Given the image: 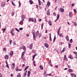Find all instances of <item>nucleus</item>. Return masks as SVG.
I'll return each mask as SVG.
<instances>
[{
    "label": "nucleus",
    "instance_id": "nucleus-50",
    "mask_svg": "<svg viewBox=\"0 0 77 77\" xmlns=\"http://www.w3.org/2000/svg\"><path fill=\"white\" fill-rule=\"evenodd\" d=\"M75 5V4H72V5L71 6H74V5Z\"/></svg>",
    "mask_w": 77,
    "mask_h": 77
},
{
    "label": "nucleus",
    "instance_id": "nucleus-58",
    "mask_svg": "<svg viewBox=\"0 0 77 77\" xmlns=\"http://www.w3.org/2000/svg\"><path fill=\"white\" fill-rule=\"evenodd\" d=\"M47 75H49L50 76L51 75V74H47Z\"/></svg>",
    "mask_w": 77,
    "mask_h": 77
},
{
    "label": "nucleus",
    "instance_id": "nucleus-25",
    "mask_svg": "<svg viewBox=\"0 0 77 77\" xmlns=\"http://www.w3.org/2000/svg\"><path fill=\"white\" fill-rule=\"evenodd\" d=\"M38 5L39 6H41V2L39 1V0H38Z\"/></svg>",
    "mask_w": 77,
    "mask_h": 77
},
{
    "label": "nucleus",
    "instance_id": "nucleus-15",
    "mask_svg": "<svg viewBox=\"0 0 77 77\" xmlns=\"http://www.w3.org/2000/svg\"><path fill=\"white\" fill-rule=\"evenodd\" d=\"M8 58H9V56H8L7 55L5 56V59H8Z\"/></svg>",
    "mask_w": 77,
    "mask_h": 77
},
{
    "label": "nucleus",
    "instance_id": "nucleus-23",
    "mask_svg": "<svg viewBox=\"0 0 77 77\" xmlns=\"http://www.w3.org/2000/svg\"><path fill=\"white\" fill-rule=\"evenodd\" d=\"M47 5L48 7H49V6H50V2L48 1Z\"/></svg>",
    "mask_w": 77,
    "mask_h": 77
},
{
    "label": "nucleus",
    "instance_id": "nucleus-13",
    "mask_svg": "<svg viewBox=\"0 0 77 77\" xmlns=\"http://www.w3.org/2000/svg\"><path fill=\"white\" fill-rule=\"evenodd\" d=\"M66 50V48H64L63 50L61 51V53H62L63 52H64Z\"/></svg>",
    "mask_w": 77,
    "mask_h": 77
},
{
    "label": "nucleus",
    "instance_id": "nucleus-49",
    "mask_svg": "<svg viewBox=\"0 0 77 77\" xmlns=\"http://www.w3.org/2000/svg\"><path fill=\"white\" fill-rule=\"evenodd\" d=\"M53 15H54V16H56V13H54Z\"/></svg>",
    "mask_w": 77,
    "mask_h": 77
},
{
    "label": "nucleus",
    "instance_id": "nucleus-21",
    "mask_svg": "<svg viewBox=\"0 0 77 77\" xmlns=\"http://www.w3.org/2000/svg\"><path fill=\"white\" fill-rule=\"evenodd\" d=\"M30 71H28V72L27 77H29V76H30Z\"/></svg>",
    "mask_w": 77,
    "mask_h": 77
},
{
    "label": "nucleus",
    "instance_id": "nucleus-54",
    "mask_svg": "<svg viewBox=\"0 0 77 77\" xmlns=\"http://www.w3.org/2000/svg\"><path fill=\"white\" fill-rule=\"evenodd\" d=\"M50 41H52V39H51V37H49Z\"/></svg>",
    "mask_w": 77,
    "mask_h": 77
},
{
    "label": "nucleus",
    "instance_id": "nucleus-60",
    "mask_svg": "<svg viewBox=\"0 0 77 77\" xmlns=\"http://www.w3.org/2000/svg\"><path fill=\"white\" fill-rule=\"evenodd\" d=\"M26 73H25L24 74V77H26Z\"/></svg>",
    "mask_w": 77,
    "mask_h": 77
},
{
    "label": "nucleus",
    "instance_id": "nucleus-11",
    "mask_svg": "<svg viewBox=\"0 0 77 77\" xmlns=\"http://www.w3.org/2000/svg\"><path fill=\"white\" fill-rule=\"evenodd\" d=\"M25 18H26V16L24 15H21V18L22 20H24Z\"/></svg>",
    "mask_w": 77,
    "mask_h": 77
},
{
    "label": "nucleus",
    "instance_id": "nucleus-19",
    "mask_svg": "<svg viewBox=\"0 0 77 77\" xmlns=\"http://www.w3.org/2000/svg\"><path fill=\"white\" fill-rule=\"evenodd\" d=\"M23 21H24V19H22L19 22V24H21L22 23H23Z\"/></svg>",
    "mask_w": 77,
    "mask_h": 77
},
{
    "label": "nucleus",
    "instance_id": "nucleus-37",
    "mask_svg": "<svg viewBox=\"0 0 77 77\" xmlns=\"http://www.w3.org/2000/svg\"><path fill=\"white\" fill-rule=\"evenodd\" d=\"M11 15L12 16H14V14H15L14 12H12L11 13Z\"/></svg>",
    "mask_w": 77,
    "mask_h": 77
},
{
    "label": "nucleus",
    "instance_id": "nucleus-16",
    "mask_svg": "<svg viewBox=\"0 0 77 77\" xmlns=\"http://www.w3.org/2000/svg\"><path fill=\"white\" fill-rule=\"evenodd\" d=\"M45 45L46 47V48H48V44L47 43H45Z\"/></svg>",
    "mask_w": 77,
    "mask_h": 77
},
{
    "label": "nucleus",
    "instance_id": "nucleus-44",
    "mask_svg": "<svg viewBox=\"0 0 77 77\" xmlns=\"http://www.w3.org/2000/svg\"><path fill=\"white\" fill-rule=\"evenodd\" d=\"M20 30H23V28H19Z\"/></svg>",
    "mask_w": 77,
    "mask_h": 77
},
{
    "label": "nucleus",
    "instance_id": "nucleus-2",
    "mask_svg": "<svg viewBox=\"0 0 77 77\" xmlns=\"http://www.w3.org/2000/svg\"><path fill=\"white\" fill-rule=\"evenodd\" d=\"M29 22H30V21H32V22H33L34 21V18H29Z\"/></svg>",
    "mask_w": 77,
    "mask_h": 77
},
{
    "label": "nucleus",
    "instance_id": "nucleus-35",
    "mask_svg": "<svg viewBox=\"0 0 77 77\" xmlns=\"http://www.w3.org/2000/svg\"><path fill=\"white\" fill-rule=\"evenodd\" d=\"M17 77H21V74H18Z\"/></svg>",
    "mask_w": 77,
    "mask_h": 77
},
{
    "label": "nucleus",
    "instance_id": "nucleus-7",
    "mask_svg": "<svg viewBox=\"0 0 77 77\" xmlns=\"http://www.w3.org/2000/svg\"><path fill=\"white\" fill-rule=\"evenodd\" d=\"M14 54V52L13 51H11L10 53L9 54V55L10 56H12Z\"/></svg>",
    "mask_w": 77,
    "mask_h": 77
},
{
    "label": "nucleus",
    "instance_id": "nucleus-29",
    "mask_svg": "<svg viewBox=\"0 0 77 77\" xmlns=\"http://www.w3.org/2000/svg\"><path fill=\"white\" fill-rule=\"evenodd\" d=\"M11 3H12V5H13V6H16V5H15V4H14V3L13 2V1L11 2Z\"/></svg>",
    "mask_w": 77,
    "mask_h": 77
},
{
    "label": "nucleus",
    "instance_id": "nucleus-3",
    "mask_svg": "<svg viewBox=\"0 0 77 77\" xmlns=\"http://www.w3.org/2000/svg\"><path fill=\"white\" fill-rule=\"evenodd\" d=\"M32 47H33V43H31L29 46V48L30 50H32Z\"/></svg>",
    "mask_w": 77,
    "mask_h": 77
},
{
    "label": "nucleus",
    "instance_id": "nucleus-43",
    "mask_svg": "<svg viewBox=\"0 0 77 77\" xmlns=\"http://www.w3.org/2000/svg\"><path fill=\"white\" fill-rule=\"evenodd\" d=\"M22 59V60H23V62H25V61L26 60V59L24 58V57Z\"/></svg>",
    "mask_w": 77,
    "mask_h": 77
},
{
    "label": "nucleus",
    "instance_id": "nucleus-38",
    "mask_svg": "<svg viewBox=\"0 0 77 77\" xmlns=\"http://www.w3.org/2000/svg\"><path fill=\"white\" fill-rule=\"evenodd\" d=\"M23 50H26V47H25V46H23Z\"/></svg>",
    "mask_w": 77,
    "mask_h": 77
},
{
    "label": "nucleus",
    "instance_id": "nucleus-45",
    "mask_svg": "<svg viewBox=\"0 0 77 77\" xmlns=\"http://www.w3.org/2000/svg\"><path fill=\"white\" fill-rule=\"evenodd\" d=\"M3 50L5 51H6V48H3Z\"/></svg>",
    "mask_w": 77,
    "mask_h": 77
},
{
    "label": "nucleus",
    "instance_id": "nucleus-64",
    "mask_svg": "<svg viewBox=\"0 0 77 77\" xmlns=\"http://www.w3.org/2000/svg\"><path fill=\"white\" fill-rule=\"evenodd\" d=\"M5 30H6V29L4 28L3 29V31H5Z\"/></svg>",
    "mask_w": 77,
    "mask_h": 77
},
{
    "label": "nucleus",
    "instance_id": "nucleus-46",
    "mask_svg": "<svg viewBox=\"0 0 77 77\" xmlns=\"http://www.w3.org/2000/svg\"><path fill=\"white\" fill-rule=\"evenodd\" d=\"M18 70V67H17L16 68V71H17Z\"/></svg>",
    "mask_w": 77,
    "mask_h": 77
},
{
    "label": "nucleus",
    "instance_id": "nucleus-59",
    "mask_svg": "<svg viewBox=\"0 0 77 77\" xmlns=\"http://www.w3.org/2000/svg\"><path fill=\"white\" fill-rule=\"evenodd\" d=\"M0 77H2V74L0 73Z\"/></svg>",
    "mask_w": 77,
    "mask_h": 77
},
{
    "label": "nucleus",
    "instance_id": "nucleus-53",
    "mask_svg": "<svg viewBox=\"0 0 77 77\" xmlns=\"http://www.w3.org/2000/svg\"><path fill=\"white\" fill-rule=\"evenodd\" d=\"M64 60H65L66 61H68V59L67 58H65V59H64Z\"/></svg>",
    "mask_w": 77,
    "mask_h": 77
},
{
    "label": "nucleus",
    "instance_id": "nucleus-30",
    "mask_svg": "<svg viewBox=\"0 0 77 77\" xmlns=\"http://www.w3.org/2000/svg\"><path fill=\"white\" fill-rule=\"evenodd\" d=\"M29 67V66H28L27 67H26L24 69V71H26V70Z\"/></svg>",
    "mask_w": 77,
    "mask_h": 77
},
{
    "label": "nucleus",
    "instance_id": "nucleus-27",
    "mask_svg": "<svg viewBox=\"0 0 77 77\" xmlns=\"http://www.w3.org/2000/svg\"><path fill=\"white\" fill-rule=\"evenodd\" d=\"M16 41H14L13 42V45L15 46V45H16Z\"/></svg>",
    "mask_w": 77,
    "mask_h": 77
},
{
    "label": "nucleus",
    "instance_id": "nucleus-28",
    "mask_svg": "<svg viewBox=\"0 0 77 77\" xmlns=\"http://www.w3.org/2000/svg\"><path fill=\"white\" fill-rule=\"evenodd\" d=\"M69 72H72V70L69 69Z\"/></svg>",
    "mask_w": 77,
    "mask_h": 77
},
{
    "label": "nucleus",
    "instance_id": "nucleus-6",
    "mask_svg": "<svg viewBox=\"0 0 77 77\" xmlns=\"http://www.w3.org/2000/svg\"><path fill=\"white\" fill-rule=\"evenodd\" d=\"M60 11L61 12H64V9L61 8L60 9Z\"/></svg>",
    "mask_w": 77,
    "mask_h": 77
},
{
    "label": "nucleus",
    "instance_id": "nucleus-12",
    "mask_svg": "<svg viewBox=\"0 0 77 77\" xmlns=\"http://www.w3.org/2000/svg\"><path fill=\"white\" fill-rule=\"evenodd\" d=\"M47 15H50V10H48L47 12Z\"/></svg>",
    "mask_w": 77,
    "mask_h": 77
},
{
    "label": "nucleus",
    "instance_id": "nucleus-63",
    "mask_svg": "<svg viewBox=\"0 0 77 77\" xmlns=\"http://www.w3.org/2000/svg\"><path fill=\"white\" fill-rule=\"evenodd\" d=\"M11 35H13V36H14V35H15V34L13 33L11 34Z\"/></svg>",
    "mask_w": 77,
    "mask_h": 77
},
{
    "label": "nucleus",
    "instance_id": "nucleus-61",
    "mask_svg": "<svg viewBox=\"0 0 77 77\" xmlns=\"http://www.w3.org/2000/svg\"><path fill=\"white\" fill-rule=\"evenodd\" d=\"M42 20V19H39L38 21L40 22V21H41Z\"/></svg>",
    "mask_w": 77,
    "mask_h": 77
},
{
    "label": "nucleus",
    "instance_id": "nucleus-48",
    "mask_svg": "<svg viewBox=\"0 0 77 77\" xmlns=\"http://www.w3.org/2000/svg\"><path fill=\"white\" fill-rule=\"evenodd\" d=\"M59 44L60 45H62V42H60L59 43Z\"/></svg>",
    "mask_w": 77,
    "mask_h": 77
},
{
    "label": "nucleus",
    "instance_id": "nucleus-62",
    "mask_svg": "<svg viewBox=\"0 0 77 77\" xmlns=\"http://www.w3.org/2000/svg\"><path fill=\"white\" fill-rule=\"evenodd\" d=\"M73 11H74L75 12H77L75 9H74Z\"/></svg>",
    "mask_w": 77,
    "mask_h": 77
},
{
    "label": "nucleus",
    "instance_id": "nucleus-55",
    "mask_svg": "<svg viewBox=\"0 0 77 77\" xmlns=\"http://www.w3.org/2000/svg\"><path fill=\"white\" fill-rule=\"evenodd\" d=\"M56 68H58V65H56L55 66Z\"/></svg>",
    "mask_w": 77,
    "mask_h": 77
},
{
    "label": "nucleus",
    "instance_id": "nucleus-5",
    "mask_svg": "<svg viewBox=\"0 0 77 77\" xmlns=\"http://www.w3.org/2000/svg\"><path fill=\"white\" fill-rule=\"evenodd\" d=\"M25 53V52L24 51H23L22 52V54L21 56V57L22 58H23L24 57V54Z\"/></svg>",
    "mask_w": 77,
    "mask_h": 77
},
{
    "label": "nucleus",
    "instance_id": "nucleus-26",
    "mask_svg": "<svg viewBox=\"0 0 77 77\" xmlns=\"http://www.w3.org/2000/svg\"><path fill=\"white\" fill-rule=\"evenodd\" d=\"M30 5H32V4H33V1H32V0H29V2Z\"/></svg>",
    "mask_w": 77,
    "mask_h": 77
},
{
    "label": "nucleus",
    "instance_id": "nucleus-4",
    "mask_svg": "<svg viewBox=\"0 0 77 77\" xmlns=\"http://www.w3.org/2000/svg\"><path fill=\"white\" fill-rule=\"evenodd\" d=\"M1 7L3 8V7H5V2H2L1 4Z\"/></svg>",
    "mask_w": 77,
    "mask_h": 77
},
{
    "label": "nucleus",
    "instance_id": "nucleus-8",
    "mask_svg": "<svg viewBox=\"0 0 77 77\" xmlns=\"http://www.w3.org/2000/svg\"><path fill=\"white\" fill-rule=\"evenodd\" d=\"M70 74L72 77H74H74H76V75L74 73H71Z\"/></svg>",
    "mask_w": 77,
    "mask_h": 77
},
{
    "label": "nucleus",
    "instance_id": "nucleus-41",
    "mask_svg": "<svg viewBox=\"0 0 77 77\" xmlns=\"http://www.w3.org/2000/svg\"><path fill=\"white\" fill-rule=\"evenodd\" d=\"M38 36L39 38H40V37H41V34L39 33V34H38Z\"/></svg>",
    "mask_w": 77,
    "mask_h": 77
},
{
    "label": "nucleus",
    "instance_id": "nucleus-10",
    "mask_svg": "<svg viewBox=\"0 0 77 77\" xmlns=\"http://www.w3.org/2000/svg\"><path fill=\"white\" fill-rule=\"evenodd\" d=\"M38 35H39V31H37L36 32V33L35 34V36H36V37H37V36H38Z\"/></svg>",
    "mask_w": 77,
    "mask_h": 77
},
{
    "label": "nucleus",
    "instance_id": "nucleus-20",
    "mask_svg": "<svg viewBox=\"0 0 77 77\" xmlns=\"http://www.w3.org/2000/svg\"><path fill=\"white\" fill-rule=\"evenodd\" d=\"M39 68L40 69H41V70H42L44 69V68H43V67L41 65L40 66Z\"/></svg>",
    "mask_w": 77,
    "mask_h": 77
},
{
    "label": "nucleus",
    "instance_id": "nucleus-40",
    "mask_svg": "<svg viewBox=\"0 0 77 77\" xmlns=\"http://www.w3.org/2000/svg\"><path fill=\"white\" fill-rule=\"evenodd\" d=\"M15 30H16L17 31V32H20V31L18 30V29L17 28H15Z\"/></svg>",
    "mask_w": 77,
    "mask_h": 77
},
{
    "label": "nucleus",
    "instance_id": "nucleus-47",
    "mask_svg": "<svg viewBox=\"0 0 77 77\" xmlns=\"http://www.w3.org/2000/svg\"><path fill=\"white\" fill-rule=\"evenodd\" d=\"M68 45H69V48L70 47H71V44L70 43H69Z\"/></svg>",
    "mask_w": 77,
    "mask_h": 77
},
{
    "label": "nucleus",
    "instance_id": "nucleus-56",
    "mask_svg": "<svg viewBox=\"0 0 77 77\" xmlns=\"http://www.w3.org/2000/svg\"><path fill=\"white\" fill-rule=\"evenodd\" d=\"M51 33H50L49 34V38L51 37Z\"/></svg>",
    "mask_w": 77,
    "mask_h": 77
},
{
    "label": "nucleus",
    "instance_id": "nucleus-17",
    "mask_svg": "<svg viewBox=\"0 0 77 77\" xmlns=\"http://www.w3.org/2000/svg\"><path fill=\"white\" fill-rule=\"evenodd\" d=\"M66 39L68 41H69V37L68 35H66Z\"/></svg>",
    "mask_w": 77,
    "mask_h": 77
},
{
    "label": "nucleus",
    "instance_id": "nucleus-1",
    "mask_svg": "<svg viewBox=\"0 0 77 77\" xmlns=\"http://www.w3.org/2000/svg\"><path fill=\"white\" fill-rule=\"evenodd\" d=\"M60 29H61V27H60L58 31H57V36H58L59 35V36L60 37H63V34H62V33H60L59 34V32H60Z\"/></svg>",
    "mask_w": 77,
    "mask_h": 77
},
{
    "label": "nucleus",
    "instance_id": "nucleus-52",
    "mask_svg": "<svg viewBox=\"0 0 77 77\" xmlns=\"http://www.w3.org/2000/svg\"><path fill=\"white\" fill-rule=\"evenodd\" d=\"M69 16L70 17H72V14H69Z\"/></svg>",
    "mask_w": 77,
    "mask_h": 77
},
{
    "label": "nucleus",
    "instance_id": "nucleus-31",
    "mask_svg": "<svg viewBox=\"0 0 77 77\" xmlns=\"http://www.w3.org/2000/svg\"><path fill=\"white\" fill-rule=\"evenodd\" d=\"M46 73H47V72H46V70H45L44 72V74H45V75H44L45 76V75H46L47 74Z\"/></svg>",
    "mask_w": 77,
    "mask_h": 77
},
{
    "label": "nucleus",
    "instance_id": "nucleus-33",
    "mask_svg": "<svg viewBox=\"0 0 77 77\" xmlns=\"http://www.w3.org/2000/svg\"><path fill=\"white\" fill-rule=\"evenodd\" d=\"M73 53H74V54H75V55L76 56H77V52H73Z\"/></svg>",
    "mask_w": 77,
    "mask_h": 77
},
{
    "label": "nucleus",
    "instance_id": "nucleus-51",
    "mask_svg": "<svg viewBox=\"0 0 77 77\" xmlns=\"http://www.w3.org/2000/svg\"><path fill=\"white\" fill-rule=\"evenodd\" d=\"M14 28H13L11 30V31L13 32L14 31Z\"/></svg>",
    "mask_w": 77,
    "mask_h": 77
},
{
    "label": "nucleus",
    "instance_id": "nucleus-42",
    "mask_svg": "<svg viewBox=\"0 0 77 77\" xmlns=\"http://www.w3.org/2000/svg\"><path fill=\"white\" fill-rule=\"evenodd\" d=\"M74 26H77V23L75 22H74Z\"/></svg>",
    "mask_w": 77,
    "mask_h": 77
},
{
    "label": "nucleus",
    "instance_id": "nucleus-36",
    "mask_svg": "<svg viewBox=\"0 0 77 77\" xmlns=\"http://www.w3.org/2000/svg\"><path fill=\"white\" fill-rule=\"evenodd\" d=\"M72 42H73V41H72V39H71L70 40V43H72Z\"/></svg>",
    "mask_w": 77,
    "mask_h": 77
},
{
    "label": "nucleus",
    "instance_id": "nucleus-9",
    "mask_svg": "<svg viewBox=\"0 0 77 77\" xmlns=\"http://www.w3.org/2000/svg\"><path fill=\"white\" fill-rule=\"evenodd\" d=\"M48 24H49V26H52V23L51 20H49L48 21Z\"/></svg>",
    "mask_w": 77,
    "mask_h": 77
},
{
    "label": "nucleus",
    "instance_id": "nucleus-32",
    "mask_svg": "<svg viewBox=\"0 0 77 77\" xmlns=\"http://www.w3.org/2000/svg\"><path fill=\"white\" fill-rule=\"evenodd\" d=\"M10 42V44H11V43L12 42V40L10 39L9 41Z\"/></svg>",
    "mask_w": 77,
    "mask_h": 77
},
{
    "label": "nucleus",
    "instance_id": "nucleus-22",
    "mask_svg": "<svg viewBox=\"0 0 77 77\" xmlns=\"http://www.w3.org/2000/svg\"><path fill=\"white\" fill-rule=\"evenodd\" d=\"M32 35H33V37L34 40H35L36 39H35V33H34V32H33L32 33Z\"/></svg>",
    "mask_w": 77,
    "mask_h": 77
},
{
    "label": "nucleus",
    "instance_id": "nucleus-14",
    "mask_svg": "<svg viewBox=\"0 0 77 77\" xmlns=\"http://www.w3.org/2000/svg\"><path fill=\"white\" fill-rule=\"evenodd\" d=\"M37 55V54H35V55H34L32 57V60L33 61L35 57V56H36Z\"/></svg>",
    "mask_w": 77,
    "mask_h": 77
},
{
    "label": "nucleus",
    "instance_id": "nucleus-18",
    "mask_svg": "<svg viewBox=\"0 0 77 77\" xmlns=\"http://www.w3.org/2000/svg\"><path fill=\"white\" fill-rule=\"evenodd\" d=\"M57 15H58L57 16V19L55 20V22H56V21H57V20H58V19L59 18V17L60 16V15L59 14H57Z\"/></svg>",
    "mask_w": 77,
    "mask_h": 77
},
{
    "label": "nucleus",
    "instance_id": "nucleus-24",
    "mask_svg": "<svg viewBox=\"0 0 77 77\" xmlns=\"http://www.w3.org/2000/svg\"><path fill=\"white\" fill-rule=\"evenodd\" d=\"M69 57L70 59H73V57L72 55H69Z\"/></svg>",
    "mask_w": 77,
    "mask_h": 77
},
{
    "label": "nucleus",
    "instance_id": "nucleus-39",
    "mask_svg": "<svg viewBox=\"0 0 77 77\" xmlns=\"http://www.w3.org/2000/svg\"><path fill=\"white\" fill-rule=\"evenodd\" d=\"M6 67H7L8 69L9 68V64L6 65L5 66Z\"/></svg>",
    "mask_w": 77,
    "mask_h": 77
},
{
    "label": "nucleus",
    "instance_id": "nucleus-34",
    "mask_svg": "<svg viewBox=\"0 0 77 77\" xmlns=\"http://www.w3.org/2000/svg\"><path fill=\"white\" fill-rule=\"evenodd\" d=\"M44 26V23H42V24L41 25L42 29H43V26Z\"/></svg>",
    "mask_w": 77,
    "mask_h": 77
},
{
    "label": "nucleus",
    "instance_id": "nucleus-57",
    "mask_svg": "<svg viewBox=\"0 0 77 77\" xmlns=\"http://www.w3.org/2000/svg\"><path fill=\"white\" fill-rule=\"evenodd\" d=\"M65 58H66V55H64V59H65Z\"/></svg>",
    "mask_w": 77,
    "mask_h": 77
}]
</instances>
